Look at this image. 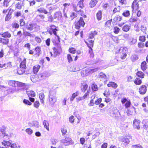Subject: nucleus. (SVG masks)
<instances>
[{
	"mask_svg": "<svg viewBox=\"0 0 148 148\" xmlns=\"http://www.w3.org/2000/svg\"><path fill=\"white\" fill-rule=\"evenodd\" d=\"M120 10L121 9L119 7H115L114 9L112 11V14H114L116 13L119 12H120Z\"/></svg>",
	"mask_w": 148,
	"mask_h": 148,
	"instance_id": "48",
	"label": "nucleus"
},
{
	"mask_svg": "<svg viewBox=\"0 0 148 148\" xmlns=\"http://www.w3.org/2000/svg\"><path fill=\"white\" fill-rule=\"evenodd\" d=\"M139 40L141 42H145L146 40V37L144 36H140L139 37Z\"/></svg>",
	"mask_w": 148,
	"mask_h": 148,
	"instance_id": "59",
	"label": "nucleus"
},
{
	"mask_svg": "<svg viewBox=\"0 0 148 148\" xmlns=\"http://www.w3.org/2000/svg\"><path fill=\"white\" fill-rule=\"evenodd\" d=\"M53 17L54 19L57 20L61 19L62 17L61 12L60 11L56 12L54 14Z\"/></svg>",
	"mask_w": 148,
	"mask_h": 148,
	"instance_id": "19",
	"label": "nucleus"
},
{
	"mask_svg": "<svg viewBox=\"0 0 148 148\" xmlns=\"http://www.w3.org/2000/svg\"><path fill=\"white\" fill-rule=\"evenodd\" d=\"M140 121L138 119H135L133 121V127L135 129L139 130L140 128Z\"/></svg>",
	"mask_w": 148,
	"mask_h": 148,
	"instance_id": "14",
	"label": "nucleus"
},
{
	"mask_svg": "<svg viewBox=\"0 0 148 148\" xmlns=\"http://www.w3.org/2000/svg\"><path fill=\"white\" fill-rule=\"evenodd\" d=\"M134 82L136 85H139L141 84L142 83V81L138 77H136L134 81Z\"/></svg>",
	"mask_w": 148,
	"mask_h": 148,
	"instance_id": "34",
	"label": "nucleus"
},
{
	"mask_svg": "<svg viewBox=\"0 0 148 148\" xmlns=\"http://www.w3.org/2000/svg\"><path fill=\"white\" fill-rule=\"evenodd\" d=\"M137 20V18L136 17L133 16L132 15L131 17L129 19V21L130 23H133L136 22Z\"/></svg>",
	"mask_w": 148,
	"mask_h": 148,
	"instance_id": "36",
	"label": "nucleus"
},
{
	"mask_svg": "<svg viewBox=\"0 0 148 148\" xmlns=\"http://www.w3.org/2000/svg\"><path fill=\"white\" fill-rule=\"evenodd\" d=\"M130 26L129 25L126 24L124 25L122 27V30L125 32H128L130 29Z\"/></svg>",
	"mask_w": 148,
	"mask_h": 148,
	"instance_id": "41",
	"label": "nucleus"
},
{
	"mask_svg": "<svg viewBox=\"0 0 148 148\" xmlns=\"http://www.w3.org/2000/svg\"><path fill=\"white\" fill-rule=\"evenodd\" d=\"M68 51L69 52L72 54H75L76 52V49L75 48L73 47H70Z\"/></svg>",
	"mask_w": 148,
	"mask_h": 148,
	"instance_id": "47",
	"label": "nucleus"
},
{
	"mask_svg": "<svg viewBox=\"0 0 148 148\" xmlns=\"http://www.w3.org/2000/svg\"><path fill=\"white\" fill-rule=\"evenodd\" d=\"M43 125L44 127L48 130H49V124L47 121L44 120L43 121Z\"/></svg>",
	"mask_w": 148,
	"mask_h": 148,
	"instance_id": "37",
	"label": "nucleus"
},
{
	"mask_svg": "<svg viewBox=\"0 0 148 148\" xmlns=\"http://www.w3.org/2000/svg\"><path fill=\"white\" fill-rule=\"evenodd\" d=\"M2 145L4 146L8 145L9 146L10 145L11 143L9 141H7L5 140H3L2 142Z\"/></svg>",
	"mask_w": 148,
	"mask_h": 148,
	"instance_id": "54",
	"label": "nucleus"
},
{
	"mask_svg": "<svg viewBox=\"0 0 148 148\" xmlns=\"http://www.w3.org/2000/svg\"><path fill=\"white\" fill-rule=\"evenodd\" d=\"M147 88L146 86L142 85L139 88L138 92L140 94L142 95L145 94L147 92Z\"/></svg>",
	"mask_w": 148,
	"mask_h": 148,
	"instance_id": "11",
	"label": "nucleus"
},
{
	"mask_svg": "<svg viewBox=\"0 0 148 148\" xmlns=\"http://www.w3.org/2000/svg\"><path fill=\"white\" fill-rule=\"evenodd\" d=\"M0 42L3 45H7L9 42V40L6 38H0Z\"/></svg>",
	"mask_w": 148,
	"mask_h": 148,
	"instance_id": "27",
	"label": "nucleus"
},
{
	"mask_svg": "<svg viewBox=\"0 0 148 148\" xmlns=\"http://www.w3.org/2000/svg\"><path fill=\"white\" fill-rule=\"evenodd\" d=\"M89 71L88 69H83L81 72V75L83 77L86 76L89 74Z\"/></svg>",
	"mask_w": 148,
	"mask_h": 148,
	"instance_id": "23",
	"label": "nucleus"
},
{
	"mask_svg": "<svg viewBox=\"0 0 148 148\" xmlns=\"http://www.w3.org/2000/svg\"><path fill=\"white\" fill-rule=\"evenodd\" d=\"M88 53L89 54V57L90 58H93L95 56V55L93 52L92 49H89L88 50Z\"/></svg>",
	"mask_w": 148,
	"mask_h": 148,
	"instance_id": "49",
	"label": "nucleus"
},
{
	"mask_svg": "<svg viewBox=\"0 0 148 148\" xmlns=\"http://www.w3.org/2000/svg\"><path fill=\"white\" fill-rule=\"evenodd\" d=\"M0 35L3 38L8 39L11 37L12 34L10 32L8 31H6L2 33H0Z\"/></svg>",
	"mask_w": 148,
	"mask_h": 148,
	"instance_id": "15",
	"label": "nucleus"
},
{
	"mask_svg": "<svg viewBox=\"0 0 148 148\" xmlns=\"http://www.w3.org/2000/svg\"><path fill=\"white\" fill-rule=\"evenodd\" d=\"M16 81H10L8 82V84L10 86L13 87H16Z\"/></svg>",
	"mask_w": 148,
	"mask_h": 148,
	"instance_id": "43",
	"label": "nucleus"
},
{
	"mask_svg": "<svg viewBox=\"0 0 148 148\" xmlns=\"http://www.w3.org/2000/svg\"><path fill=\"white\" fill-rule=\"evenodd\" d=\"M120 30V29L116 26H114L113 27V32L115 34H118Z\"/></svg>",
	"mask_w": 148,
	"mask_h": 148,
	"instance_id": "44",
	"label": "nucleus"
},
{
	"mask_svg": "<svg viewBox=\"0 0 148 148\" xmlns=\"http://www.w3.org/2000/svg\"><path fill=\"white\" fill-rule=\"evenodd\" d=\"M13 11V10H12L11 8L9 9L8 13L6 14L5 17V21H9L11 19Z\"/></svg>",
	"mask_w": 148,
	"mask_h": 148,
	"instance_id": "12",
	"label": "nucleus"
},
{
	"mask_svg": "<svg viewBox=\"0 0 148 148\" xmlns=\"http://www.w3.org/2000/svg\"><path fill=\"white\" fill-rule=\"evenodd\" d=\"M97 32L96 31H94L93 32H91L89 34V36L88 38L90 39L94 38L95 36L97 35Z\"/></svg>",
	"mask_w": 148,
	"mask_h": 148,
	"instance_id": "38",
	"label": "nucleus"
},
{
	"mask_svg": "<svg viewBox=\"0 0 148 148\" xmlns=\"http://www.w3.org/2000/svg\"><path fill=\"white\" fill-rule=\"evenodd\" d=\"M26 69L19 66L17 69V73L19 75H22L25 72Z\"/></svg>",
	"mask_w": 148,
	"mask_h": 148,
	"instance_id": "26",
	"label": "nucleus"
},
{
	"mask_svg": "<svg viewBox=\"0 0 148 148\" xmlns=\"http://www.w3.org/2000/svg\"><path fill=\"white\" fill-rule=\"evenodd\" d=\"M87 17H84L82 16L80 17L78 21L75 24V29H80L81 27H84L85 25L84 18H86Z\"/></svg>",
	"mask_w": 148,
	"mask_h": 148,
	"instance_id": "3",
	"label": "nucleus"
},
{
	"mask_svg": "<svg viewBox=\"0 0 148 148\" xmlns=\"http://www.w3.org/2000/svg\"><path fill=\"white\" fill-rule=\"evenodd\" d=\"M35 40L38 43H40L42 42L41 38L38 36H36L35 37Z\"/></svg>",
	"mask_w": 148,
	"mask_h": 148,
	"instance_id": "63",
	"label": "nucleus"
},
{
	"mask_svg": "<svg viewBox=\"0 0 148 148\" xmlns=\"http://www.w3.org/2000/svg\"><path fill=\"white\" fill-rule=\"evenodd\" d=\"M37 11L40 13H44L45 14H47L48 13L47 11L43 8H39L37 9Z\"/></svg>",
	"mask_w": 148,
	"mask_h": 148,
	"instance_id": "40",
	"label": "nucleus"
},
{
	"mask_svg": "<svg viewBox=\"0 0 148 148\" xmlns=\"http://www.w3.org/2000/svg\"><path fill=\"white\" fill-rule=\"evenodd\" d=\"M61 131L63 136H65L67 132V130L65 127H63L61 129Z\"/></svg>",
	"mask_w": 148,
	"mask_h": 148,
	"instance_id": "60",
	"label": "nucleus"
},
{
	"mask_svg": "<svg viewBox=\"0 0 148 148\" xmlns=\"http://www.w3.org/2000/svg\"><path fill=\"white\" fill-rule=\"evenodd\" d=\"M107 86L108 87H112L114 89H116L118 87V85L117 84L112 81L109 82Z\"/></svg>",
	"mask_w": 148,
	"mask_h": 148,
	"instance_id": "21",
	"label": "nucleus"
},
{
	"mask_svg": "<svg viewBox=\"0 0 148 148\" xmlns=\"http://www.w3.org/2000/svg\"><path fill=\"white\" fill-rule=\"evenodd\" d=\"M98 1L97 0H91L89 3V7L92 8L95 7Z\"/></svg>",
	"mask_w": 148,
	"mask_h": 148,
	"instance_id": "20",
	"label": "nucleus"
},
{
	"mask_svg": "<svg viewBox=\"0 0 148 148\" xmlns=\"http://www.w3.org/2000/svg\"><path fill=\"white\" fill-rule=\"evenodd\" d=\"M135 108L133 107L131 108L128 109L126 111L127 114L128 116L132 115L135 112Z\"/></svg>",
	"mask_w": 148,
	"mask_h": 148,
	"instance_id": "24",
	"label": "nucleus"
},
{
	"mask_svg": "<svg viewBox=\"0 0 148 148\" xmlns=\"http://www.w3.org/2000/svg\"><path fill=\"white\" fill-rule=\"evenodd\" d=\"M102 16V11L101 10H99L96 14L97 18L98 21L101 19Z\"/></svg>",
	"mask_w": 148,
	"mask_h": 148,
	"instance_id": "32",
	"label": "nucleus"
},
{
	"mask_svg": "<svg viewBox=\"0 0 148 148\" xmlns=\"http://www.w3.org/2000/svg\"><path fill=\"white\" fill-rule=\"evenodd\" d=\"M22 5L20 2H18L15 4L16 8L19 10H21L22 8Z\"/></svg>",
	"mask_w": 148,
	"mask_h": 148,
	"instance_id": "56",
	"label": "nucleus"
},
{
	"mask_svg": "<svg viewBox=\"0 0 148 148\" xmlns=\"http://www.w3.org/2000/svg\"><path fill=\"white\" fill-rule=\"evenodd\" d=\"M45 18L44 15L40 14L37 15L36 17V19L37 22H40L42 21Z\"/></svg>",
	"mask_w": 148,
	"mask_h": 148,
	"instance_id": "30",
	"label": "nucleus"
},
{
	"mask_svg": "<svg viewBox=\"0 0 148 148\" xmlns=\"http://www.w3.org/2000/svg\"><path fill=\"white\" fill-rule=\"evenodd\" d=\"M58 30L56 27L53 25H51L50 26V28L49 29V33L50 35H52L53 34L54 35L57 36L56 32Z\"/></svg>",
	"mask_w": 148,
	"mask_h": 148,
	"instance_id": "10",
	"label": "nucleus"
},
{
	"mask_svg": "<svg viewBox=\"0 0 148 148\" xmlns=\"http://www.w3.org/2000/svg\"><path fill=\"white\" fill-rule=\"evenodd\" d=\"M39 97L41 103L44 104L45 100V96L43 92L39 93Z\"/></svg>",
	"mask_w": 148,
	"mask_h": 148,
	"instance_id": "25",
	"label": "nucleus"
},
{
	"mask_svg": "<svg viewBox=\"0 0 148 148\" xmlns=\"http://www.w3.org/2000/svg\"><path fill=\"white\" fill-rule=\"evenodd\" d=\"M122 20V17L121 16H116L113 19V20L114 21V22L117 23H119Z\"/></svg>",
	"mask_w": 148,
	"mask_h": 148,
	"instance_id": "35",
	"label": "nucleus"
},
{
	"mask_svg": "<svg viewBox=\"0 0 148 148\" xmlns=\"http://www.w3.org/2000/svg\"><path fill=\"white\" fill-rule=\"evenodd\" d=\"M140 67L141 69L143 71L146 70L147 67V63L146 61H144L141 63Z\"/></svg>",
	"mask_w": 148,
	"mask_h": 148,
	"instance_id": "31",
	"label": "nucleus"
},
{
	"mask_svg": "<svg viewBox=\"0 0 148 148\" xmlns=\"http://www.w3.org/2000/svg\"><path fill=\"white\" fill-rule=\"evenodd\" d=\"M78 92L77 91L76 92L73 93L71 97L70 98V100L71 101H73L74 98L78 96Z\"/></svg>",
	"mask_w": 148,
	"mask_h": 148,
	"instance_id": "46",
	"label": "nucleus"
},
{
	"mask_svg": "<svg viewBox=\"0 0 148 148\" xmlns=\"http://www.w3.org/2000/svg\"><path fill=\"white\" fill-rule=\"evenodd\" d=\"M138 59V56L137 55H132L131 57V59L134 62Z\"/></svg>",
	"mask_w": 148,
	"mask_h": 148,
	"instance_id": "58",
	"label": "nucleus"
},
{
	"mask_svg": "<svg viewBox=\"0 0 148 148\" xmlns=\"http://www.w3.org/2000/svg\"><path fill=\"white\" fill-rule=\"evenodd\" d=\"M12 26L13 28L18 29L19 27V25L17 23L14 22L12 23Z\"/></svg>",
	"mask_w": 148,
	"mask_h": 148,
	"instance_id": "51",
	"label": "nucleus"
},
{
	"mask_svg": "<svg viewBox=\"0 0 148 148\" xmlns=\"http://www.w3.org/2000/svg\"><path fill=\"white\" fill-rule=\"evenodd\" d=\"M56 99L55 96L53 95L50 94L49 96V103L51 105L53 104L56 101Z\"/></svg>",
	"mask_w": 148,
	"mask_h": 148,
	"instance_id": "18",
	"label": "nucleus"
},
{
	"mask_svg": "<svg viewBox=\"0 0 148 148\" xmlns=\"http://www.w3.org/2000/svg\"><path fill=\"white\" fill-rule=\"evenodd\" d=\"M70 17L71 18V19L73 20L74 18L77 17V14L74 12H72L70 16Z\"/></svg>",
	"mask_w": 148,
	"mask_h": 148,
	"instance_id": "55",
	"label": "nucleus"
},
{
	"mask_svg": "<svg viewBox=\"0 0 148 148\" xmlns=\"http://www.w3.org/2000/svg\"><path fill=\"white\" fill-rule=\"evenodd\" d=\"M122 15L125 17L128 18L130 15V11L128 10H126L123 12Z\"/></svg>",
	"mask_w": 148,
	"mask_h": 148,
	"instance_id": "39",
	"label": "nucleus"
},
{
	"mask_svg": "<svg viewBox=\"0 0 148 148\" xmlns=\"http://www.w3.org/2000/svg\"><path fill=\"white\" fill-rule=\"evenodd\" d=\"M61 143L65 146H68L73 145L74 142L71 137H66L64 139L61 140Z\"/></svg>",
	"mask_w": 148,
	"mask_h": 148,
	"instance_id": "4",
	"label": "nucleus"
},
{
	"mask_svg": "<svg viewBox=\"0 0 148 148\" xmlns=\"http://www.w3.org/2000/svg\"><path fill=\"white\" fill-rule=\"evenodd\" d=\"M87 41H85V43L87 45L88 47L89 48V49H92V48L94 46V41L90 40L89 38H88L86 39Z\"/></svg>",
	"mask_w": 148,
	"mask_h": 148,
	"instance_id": "13",
	"label": "nucleus"
},
{
	"mask_svg": "<svg viewBox=\"0 0 148 148\" xmlns=\"http://www.w3.org/2000/svg\"><path fill=\"white\" fill-rule=\"evenodd\" d=\"M132 148H143V147L139 144L133 145L132 146Z\"/></svg>",
	"mask_w": 148,
	"mask_h": 148,
	"instance_id": "64",
	"label": "nucleus"
},
{
	"mask_svg": "<svg viewBox=\"0 0 148 148\" xmlns=\"http://www.w3.org/2000/svg\"><path fill=\"white\" fill-rule=\"evenodd\" d=\"M20 146L18 145L15 143H13L10 145L11 148H20Z\"/></svg>",
	"mask_w": 148,
	"mask_h": 148,
	"instance_id": "61",
	"label": "nucleus"
},
{
	"mask_svg": "<svg viewBox=\"0 0 148 148\" xmlns=\"http://www.w3.org/2000/svg\"><path fill=\"white\" fill-rule=\"evenodd\" d=\"M136 74L138 77L141 78H144L145 76L144 74L141 71H138L137 72Z\"/></svg>",
	"mask_w": 148,
	"mask_h": 148,
	"instance_id": "42",
	"label": "nucleus"
},
{
	"mask_svg": "<svg viewBox=\"0 0 148 148\" xmlns=\"http://www.w3.org/2000/svg\"><path fill=\"white\" fill-rule=\"evenodd\" d=\"M92 90L93 91H96L98 90V88L96 84L95 83L93 84L91 86Z\"/></svg>",
	"mask_w": 148,
	"mask_h": 148,
	"instance_id": "45",
	"label": "nucleus"
},
{
	"mask_svg": "<svg viewBox=\"0 0 148 148\" xmlns=\"http://www.w3.org/2000/svg\"><path fill=\"white\" fill-rule=\"evenodd\" d=\"M73 11L77 13L80 12V15L81 16H83L84 17H87V16L84 13V11L81 9H79V7L77 5H73Z\"/></svg>",
	"mask_w": 148,
	"mask_h": 148,
	"instance_id": "6",
	"label": "nucleus"
},
{
	"mask_svg": "<svg viewBox=\"0 0 148 148\" xmlns=\"http://www.w3.org/2000/svg\"><path fill=\"white\" fill-rule=\"evenodd\" d=\"M89 91H87L83 97L80 98V100H83L85 99L88 96H89Z\"/></svg>",
	"mask_w": 148,
	"mask_h": 148,
	"instance_id": "57",
	"label": "nucleus"
},
{
	"mask_svg": "<svg viewBox=\"0 0 148 148\" xmlns=\"http://www.w3.org/2000/svg\"><path fill=\"white\" fill-rule=\"evenodd\" d=\"M34 51V56L36 57H39L41 53V51L40 47L37 46L35 48Z\"/></svg>",
	"mask_w": 148,
	"mask_h": 148,
	"instance_id": "16",
	"label": "nucleus"
},
{
	"mask_svg": "<svg viewBox=\"0 0 148 148\" xmlns=\"http://www.w3.org/2000/svg\"><path fill=\"white\" fill-rule=\"evenodd\" d=\"M26 60L25 58H24L21 61L20 63L19 66L22 68H23L26 69L27 67L26 66Z\"/></svg>",
	"mask_w": 148,
	"mask_h": 148,
	"instance_id": "28",
	"label": "nucleus"
},
{
	"mask_svg": "<svg viewBox=\"0 0 148 148\" xmlns=\"http://www.w3.org/2000/svg\"><path fill=\"white\" fill-rule=\"evenodd\" d=\"M132 136L130 134L126 135L121 138V141L126 145L129 144L130 142V139H132Z\"/></svg>",
	"mask_w": 148,
	"mask_h": 148,
	"instance_id": "8",
	"label": "nucleus"
},
{
	"mask_svg": "<svg viewBox=\"0 0 148 148\" xmlns=\"http://www.w3.org/2000/svg\"><path fill=\"white\" fill-rule=\"evenodd\" d=\"M112 21V19H111L107 21L105 23V26L107 27H110L111 25V23Z\"/></svg>",
	"mask_w": 148,
	"mask_h": 148,
	"instance_id": "50",
	"label": "nucleus"
},
{
	"mask_svg": "<svg viewBox=\"0 0 148 148\" xmlns=\"http://www.w3.org/2000/svg\"><path fill=\"white\" fill-rule=\"evenodd\" d=\"M40 68V66L38 64L34 66L33 67L32 71L34 74H36Z\"/></svg>",
	"mask_w": 148,
	"mask_h": 148,
	"instance_id": "22",
	"label": "nucleus"
},
{
	"mask_svg": "<svg viewBox=\"0 0 148 148\" xmlns=\"http://www.w3.org/2000/svg\"><path fill=\"white\" fill-rule=\"evenodd\" d=\"M127 49L125 47H122L118 51L116 52V53L119 54V57L122 60L125 59L127 56Z\"/></svg>",
	"mask_w": 148,
	"mask_h": 148,
	"instance_id": "2",
	"label": "nucleus"
},
{
	"mask_svg": "<svg viewBox=\"0 0 148 148\" xmlns=\"http://www.w3.org/2000/svg\"><path fill=\"white\" fill-rule=\"evenodd\" d=\"M18 87H22L25 86V84L20 82L16 81V86Z\"/></svg>",
	"mask_w": 148,
	"mask_h": 148,
	"instance_id": "53",
	"label": "nucleus"
},
{
	"mask_svg": "<svg viewBox=\"0 0 148 148\" xmlns=\"http://www.w3.org/2000/svg\"><path fill=\"white\" fill-rule=\"evenodd\" d=\"M67 59L68 62L69 63L72 62L73 61V59L71 54H68L67 55Z\"/></svg>",
	"mask_w": 148,
	"mask_h": 148,
	"instance_id": "52",
	"label": "nucleus"
},
{
	"mask_svg": "<svg viewBox=\"0 0 148 148\" xmlns=\"http://www.w3.org/2000/svg\"><path fill=\"white\" fill-rule=\"evenodd\" d=\"M23 34L26 37L28 36L30 38H33L35 36L34 34H32L30 32L27 31L24 32Z\"/></svg>",
	"mask_w": 148,
	"mask_h": 148,
	"instance_id": "33",
	"label": "nucleus"
},
{
	"mask_svg": "<svg viewBox=\"0 0 148 148\" xmlns=\"http://www.w3.org/2000/svg\"><path fill=\"white\" fill-rule=\"evenodd\" d=\"M26 93L29 97V99L30 102H34L35 99L34 97L36 96L35 92L32 90H29L26 91Z\"/></svg>",
	"mask_w": 148,
	"mask_h": 148,
	"instance_id": "5",
	"label": "nucleus"
},
{
	"mask_svg": "<svg viewBox=\"0 0 148 148\" xmlns=\"http://www.w3.org/2000/svg\"><path fill=\"white\" fill-rule=\"evenodd\" d=\"M121 102L122 104H125V106L126 108H128L130 107L131 103L130 100V99L127 100L126 98H122L121 100Z\"/></svg>",
	"mask_w": 148,
	"mask_h": 148,
	"instance_id": "9",
	"label": "nucleus"
},
{
	"mask_svg": "<svg viewBox=\"0 0 148 148\" xmlns=\"http://www.w3.org/2000/svg\"><path fill=\"white\" fill-rule=\"evenodd\" d=\"M60 38L58 36H57V38H55L53 40V42L55 47L52 48L54 53V56L56 57L60 55L62 51V49L60 44Z\"/></svg>",
	"mask_w": 148,
	"mask_h": 148,
	"instance_id": "1",
	"label": "nucleus"
},
{
	"mask_svg": "<svg viewBox=\"0 0 148 148\" xmlns=\"http://www.w3.org/2000/svg\"><path fill=\"white\" fill-rule=\"evenodd\" d=\"M26 28L27 30L32 31L35 27V24L33 23H27L26 26Z\"/></svg>",
	"mask_w": 148,
	"mask_h": 148,
	"instance_id": "17",
	"label": "nucleus"
},
{
	"mask_svg": "<svg viewBox=\"0 0 148 148\" xmlns=\"http://www.w3.org/2000/svg\"><path fill=\"white\" fill-rule=\"evenodd\" d=\"M20 24V26H24L25 25V21L23 19H21L19 20Z\"/></svg>",
	"mask_w": 148,
	"mask_h": 148,
	"instance_id": "62",
	"label": "nucleus"
},
{
	"mask_svg": "<svg viewBox=\"0 0 148 148\" xmlns=\"http://www.w3.org/2000/svg\"><path fill=\"white\" fill-rule=\"evenodd\" d=\"M132 11L133 13L138 10L139 8V5L138 3V0H134L131 5Z\"/></svg>",
	"mask_w": 148,
	"mask_h": 148,
	"instance_id": "7",
	"label": "nucleus"
},
{
	"mask_svg": "<svg viewBox=\"0 0 148 148\" xmlns=\"http://www.w3.org/2000/svg\"><path fill=\"white\" fill-rule=\"evenodd\" d=\"M76 0L78 1L79 0ZM84 0H80L79 1L77 4V5L81 9H83L85 7V4L84 3Z\"/></svg>",
	"mask_w": 148,
	"mask_h": 148,
	"instance_id": "29",
	"label": "nucleus"
}]
</instances>
